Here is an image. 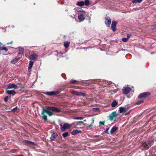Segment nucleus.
<instances>
[{
    "label": "nucleus",
    "instance_id": "obj_17",
    "mask_svg": "<svg viewBox=\"0 0 156 156\" xmlns=\"http://www.w3.org/2000/svg\"><path fill=\"white\" fill-rule=\"evenodd\" d=\"M38 57V55L36 54H32L30 55L29 58L30 59L34 60L37 59Z\"/></svg>",
    "mask_w": 156,
    "mask_h": 156
},
{
    "label": "nucleus",
    "instance_id": "obj_48",
    "mask_svg": "<svg viewBox=\"0 0 156 156\" xmlns=\"http://www.w3.org/2000/svg\"><path fill=\"white\" fill-rule=\"evenodd\" d=\"M135 104H136V103H135Z\"/></svg>",
    "mask_w": 156,
    "mask_h": 156
},
{
    "label": "nucleus",
    "instance_id": "obj_31",
    "mask_svg": "<svg viewBox=\"0 0 156 156\" xmlns=\"http://www.w3.org/2000/svg\"><path fill=\"white\" fill-rule=\"evenodd\" d=\"M128 38H126V37H123L122 38V41L124 42H126L128 41Z\"/></svg>",
    "mask_w": 156,
    "mask_h": 156
},
{
    "label": "nucleus",
    "instance_id": "obj_29",
    "mask_svg": "<svg viewBox=\"0 0 156 156\" xmlns=\"http://www.w3.org/2000/svg\"><path fill=\"white\" fill-rule=\"evenodd\" d=\"M77 82V81L76 80H71L70 81V83L71 84H75Z\"/></svg>",
    "mask_w": 156,
    "mask_h": 156
},
{
    "label": "nucleus",
    "instance_id": "obj_2",
    "mask_svg": "<svg viewBox=\"0 0 156 156\" xmlns=\"http://www.w3.org/2000/svg\"><path fill=\"white\" fill-rule=\"evenodd\" d=\"M153 140H150L147 142L143 141L142 142V147L144 149H147L152 144Z\"/></svg>",
    "mask_w": 156,
    "mask_h": 156
},
{
    "label": "nucleus",
    "instance_id": "obj_4",
    "mask_svg": "<svg viewBox=\"0 0 156 156\" xmlns=\"http://www.w3.org/2000/svg\"><path fill=\"white\" fill-rule=\"evenodd\" d=\"M61 92L60 90L50 92H46L44 94L49 96H55Z\"/></svg>",
    "mask_w": 156,
    "mask_h": 156
},
{
    "label": "nucleus",
    "instance_id": "obj_35",
    "mask_svg": "<svg viewBox=\"0 0 156 156\" xmlns=\"http://www.w3.org/2000/svg\"><path fill=\"white\" fill-rule=\"evenodd\" d=\"M9 98V97L8 96H6V97L4 99V101L5 102H7L8 101V99Z\"/></svg>",
    "mask_w": 156,
    "mask_h": 156
},
{
    "label": "nucleus",
    "instance_id": "obj_3",
    "mask_svg": "<svg viewBox=\"0 0 156 156\" xmlns=\"http://www.w3.org/2000/svg\"><path fill=\"white\" fill-rule=\"evenodd\" d=\"M61 127V130L62 131H64L67 129H69L71 127V126L68 123H65L62 126V124L60 125Z\"/></svg>",
    "mask_w": 156,
    "mask_h": 156
},
{
    "label": "nucleus",
    "instance_id": "obj_16",
    "mask_svg": "<svg viewBox=\"0 0 156 156\" xmlns=\"http://www.w3.org/2000/svg\"><path fill=\"white\" fill-rule=\"evenodd\" d=\"M8 89H6V92L9 95H14L16 94V92L14 90H9Z\"/></svg>",
    "mask_w": 156,
    "mask_h": 156
},
{
    "label": "nucleus",
    "instance_id": "obj_40",
    "mask_svg": "<svg viewBox=\"0 0 156 156\" xmlns=\"http://www.w3.org/2000/svg\"><path fill=\"white\" fill-rule=\"evenodd\" d=\"M93 126V125H92V124H90V125H89L88 126V127H92V126Z\"/></svg>",
    "mask_w": 156,
    "mask_h": 156
},
{
    "label": "nucleus",
    "instance_id": "obj_33",
    "mask_svg": "<svg viewBox=\"0 0 156 156\" xmlns=\"http://www.w3.org/2000/svg\"><path fill=\"white\" fill-rule=\"evenodd\" d=\"M144 101L143 100H140V101H137V105H139L143 103Z\"/></svg>",
    "mask_w": 156,
    "mask_h": 156
},
{
    "label": "nucleus",
    "instance_id": "obj_11",
    "mask_svg": "<svg viewBox=\"0 0 156 156\" xmlns=\"http://www.w3.org/2000/svg\"><path fill=\"white\" fill-rule=\"evenodd\" d=\"M72 93L74 94H75L76 95L79 96H82L84 97L86 95V94L85 93L77 92L74 90H73L72 91Z\"/></svg>",
    "mask_w": 156,
    "mask_h": 156
},
{
    "label": "nucleus",
    "instance_id": "obj_25",
    "mask_svg": "<svg viewBox=\"0 0 156 156\" xmlns=\"http://www.w3.org/2000/svg\"><path fill=\"white\" fill-rule=\"evenodd\" d=\"M118 103L115 100H114L111 104V106L112 107H114L117 105Z\"/></svg>",
    "mask_w": 156,
    "mask_h": 156
},
{
    "label": "nucleus",
    "instance_id": "obj_5",
    "mask_svg": "<svg viewBox=\"0 0 156 156\" xmlns=\"http://www.w3.org/2000/svg\"><path fill=\"white\" fill-rule=\"evenodd\" d=\"M117 115L115 111L113 112L109 115V119L111 121H112L114 119H115L117 117Z\"/></svg>",
    "mask_w": 156,
    "mask_h": 156
},
{
    "label": "nucleus",
    "instance_id": "obj_8",
    "mask_svg": "<svg viewBox=\"0 0 156 156\" xmlns=\"http://www.w3.org/2000/svg\"><path fill=\"white\" fill-rule=\"evenodd\" d=\"M18 86L15 83H10L8 85L7 89H11L13 88L14 89H17Z\"/></svg>",
    "mask_w": 156,
    "mask_h": 156
},
{
    "label": "nucleus",
    "instance_id": "obj_6",
    "mask_svg": "<svg viewBox=\"0 0 156 156\" xmlns=\"http://www.w3.org/2000/svg\"><path fill=\"white\" fill-rule=\"evenodd\" d=\"M129 107L128 105L125 106L124 107H120L119 108V112L120 113H123L126 112L128 110Z\"/></svg>",
    "mask_w": 156,
    "mask_h": 156
},
{
    "label": "nucleus",
    "instance_id": "obj_26",
    "mask_svg": "<svg viewBox=\"0 0 156 156\" xmlns=\"http://www.w3.org/2000/svg\"><path fill=\"white\" fill-rule=\"evenodd\" d=\"M84 5L86 6L90 4V2L89 0H85L84 2Z\"/></svg>",
    "mask_w": 156,
    "mask_h": 156
},
{
    "label": "nucleus",
    "instance_id": "obj_44",
    "mask_svg": "<svg viewBox=\"0 0 156 156\" xmlns=\"http://www.w3.org/2000/svg\"><path fill=\"white\" fill-rule=\"evenodd\" d=\"M98 136V135H95V136H94V137H97Z\"/></svg>",
    "mask_w": 156,
    "mask_h": 156
},
{
    "label": "nucleus",
    "instance_id": "obj_41",
    "mask_svg": "<svg viewBox=\"0 0 156 156\" xmlns=\"http://www.w3.org/2000/svg\"><path fill=\"white\" fill-rule=\"evenodd\" d=\"M133 3H136V0H134L133 1Z\"/></svg>",
    "mask_w": 156,
    "mask_h": 156
},
{
    "label": "nucleus",
    "instance_id": "obj_47",
    "mask_svg": "<svg viewBox=\"0 0 156 156\" xmlns=\"http://www.w3.org/2000/svg\"><path fill=\"white\" fill-rule=\"evenodd\" d=\"M34 5H35V3H34Z\"/></svg>",
    "mask_w": 156,
    "mask_h": 156
},
{
    "label": "nucleus",
    "instance_id": "obj_32",
    "mask_svg": "<svg viewBox=\"0 0 156 156\" xmlns=\"http://www.w3.org/2000/svg\"><path fill=\"white\" fill-rule=\"evenodd\" d=\"M83 117H76L73 118L75 120H82L83 119Z\"/></svg>",
    "mask_w": 156,
    "mask_h": 156
},
{
    "label": "nucleus",
    "instance_id": "obj_27",
    "mask_svg": "<svg viewBox=\"0 0 156 156\" xmlns=\"http://www.w3.org/2000/svg\"><path fill=\"white\" fill-rule=\"evenodd\" d=\"M69 133L68 132H66L65 133H63L62 134V136H63V137L64 138H66L67 136H68Z\"/></svg>",
    "mask_w": 156,
    "mask_h": 156
},
{
    "label": "nucleus",
    "instance_id": "obj_12",
    "mask_svg": "<svg viewBox=\"0 0 156 156\" xmlns=\"http://www.w3.org/2000/svg\"><path fill=\"white\" fill-rule=\"evenodd\" d=\"M131 90V88L129 87H125L122 90V92L124 94H126L129 93Z\"/></svg>",
    "mask_w": 156,
    "mask_h": 156
},
{
    "label": "nucleus",
    "instance_id": "obj_20",
    "mask_svg": "<svg viewBox=\"0 0 156 156\" xmlns=\"http://www.w3.org/2000/svg\"><path fill=\"white\" fill-rule=\"evenodd\" d=\"M81 133V131L80 130H73L71 133L73 135H75L79 133Z\"/></svg>",
    "mask_w": 156,
    "mask_h": 156
},
{
    "label": "nucleus",
    "instance_id": "obj_13",
    "mask_svg": "<svg viewBox=\"0 0 156 156\" xmlns=\"http://www.w3.org/2000/svg\"><path fill=\"white\" fill-rule=\"evenodd\" d=\"M58 136V134L57 133H54L51 136L50 139L51 141H52L55 139Z\"/></svg>",
    "mask_w": 156,
    "mask_h": 156
},
{
    "label": "nucleus",
    "instance_id": "obj_30",
    "mask_svg": "<svg viewBox=\"0 0 156 156\" xmlns=\"http://www.w3.org/2000/svg\"><path fill=\"white\" fill-rule=\"evenodd\" d=\"M18 109V107L17 106L16 107L12 109L11 110V111L12 112H16Z\"/></svg>",
    "mask_w": 156,
    "mask_h": 156
},
{
    "label": "nucleus",
    "instance_id": "obj_7",
    "mask_svg": "<svg viewBox=\"0 0 156 156\" xmlns=\"http://www.w3.org/2000/svg\"><path fill=\"white\" fill-rule=\"evenodd\" d=\"M150 94L149 92H146L140 94L138 96V98L141 99L143 98H145L147 97Z\"/></svg>",
    "mask_w": 156,
    "mask_h": 156
},
{
    "label": "nucleus",
    "instance_id": "obj_39",
    "mask_svg": "<svg viewBox=\"0 0 156 156\" xmlns=\"http://www.w3.org/2000/svg\"><path fill=\"white\" fill-rule=\"evenodd\" d=\"M143 1V0H137V3H140Z\"/></svg>",
    "mask_w": 156,
    "mask_h": 156
},
{
    "label": "nucleus",
    "instance_id": "obj_37",
    "mask_svg": "<svg viewBox=\"0 0 156 156\" xmlns=\"http://www.w3.org/2000/svg\"><path fill=\"white\" fill-rule=\"evenodd\" d=\"M13 43V41H11V42H8L7 43V45H9L10 44H12Z\"/></svg>",
    "mask_w": 156,
    "mask_h": 156
},
{
    "label": "nucleus",
    "instance_id": "obj_15",
    "mask_svg": "<svg viewBox=\"0 0 156 156\" xmlns=\"http://www.w3.org/2000/svg\"><path fill=\"white\" fill-rule=\"evenodd\" d=\"M78 18L80 21H83L85 19V17L83 13H81L78 15Z\"/></svg>",
    "mask_w": 156,
    "mask_h": 156
},
{
    "label": "nucleus",
    "instance_id": "obj_23",
    "mask_svg": "<svg viewBox=\"0 0 156 156\" xmlns=\"http://www.w3.org/2000/svg\"><path fill=\"white\" fill-rule=\"evenodd\" d=\"M34 62L32 61H30L29 62V66L28 67V69L29 70L31 69L34 64Z\"/></svg>",
    "mask_w": 156,
    "mask_h": 156
},
{
    "label": "nucleus",
    "instance_id": "obj_43",
    "mask_svg": "<svg viewBox=\"0 0 156 156\" xmlns=\"http://www.w3.org/2000/svg\"><path fill=\"white\" fill-rule=\"evenodd\" d=\"M20 88H21V89H24V87H20Z\"/></svg>",
    "mask_w": 156,
    "mask_h": 156
},
{
    "label": "nucleus",
    "instance_id": "obj_14",
    "mask_svg": "<svg viewBox=\"0 0 156 156\" xmlns=\"http://www.w3.org/2000/svg\"><path fill=\"white\" fill-rule=\"evenodd\" d=\"M23 142L25 144H28L31 145H37V144L35 143L26 140H24Z\"/></svg>",
    "mask_w": 156,
    "mask_h": 156
},
{
    "label": "nucleus",
    "instance_id": "obj_24",
    "mask_svg": "<svg viewBox=\"0 0 156 156\" xmlns=\"http://www.w3.org/2000/svg\"><path fill=\"white\" fill-rule=\"evenodd\" d=\"M76 5L79 6H83L84 5V1H83L77 2Z\"/></svg>",
    "mask_w": 156,
    "mask_h": 156
},
{
    "label": "nucleus",
    "instance_id": "obj_22",
    "mask_svg": "<svg viewBox=\"0 0 156 156\" xmlns=\"http://www.w3.org/2000/svg\"><path fill=\"white\" fill-rule=\"evenodd\" d=\"M118 127L116 126H113L111 129L110 131V133L111 134H112L114 133L115 131L118 129Z\"/></svg>",
    "mask_w": 156,
    "mask_h": 156
},
{
    "label": "nucleus",
    "instance_id": "obj_18",
    "mask_svg": "<svg viewBox=\"0 0 156 156\" xmlns=\"http://www.w3.org/2000/svg\"><path fill=\"white\" fill-rule=\"evenodd\" d=\"M0 50H4L7 52L8 49L6 47H4L2 43H0Z\"/></svg>",
    "mask_w": 156,
    "mask_h": 156
},
{
    "label": "nucleus",
    "instance_id": "obj_28",
    "mask_svg": "<svg viewBox=\"0 0 156 156\" xmlns=\"http://www.w3.org/2000/svg\"><path fill=\"white\" fill-rule=\"evenodd\" d=\"M23 52H24L23 49L21 48L20 49L18 54H22L23 53Z\"/></svg>",
    "mask_w": 156,
    "mask_h": 156
},
{
    "label": "nucleus",
    "instance_id": "obj_10",
    "mask_svg": "<svg viewBox=\"0 0 156 156\" xmlns=\"http://www.w3.org/2000/svg\"><path fill=\"white\" fill-rule=\"evenodd\" d=\"M105 23L107 27H109L110 25L111 19L109 17H106L105 18Z\"/></svg>",
    "mask_w": 156,
    "mask_h": 156
},
{
    "label": "nucleus",
    "instance_id": "obj_36",
    "mask_svg": "<svg viewBox=\"0 0 156 156\" xmlns=\"http://www.w3.org/2000/svg\"><path fill=\"white\" fill-rule=\"evenodd\" d=\"M131 35L130 34H127L126 35V36H127V38H128V39L129 38V37L131 36Z\"/></svg>",
    "mask_w": 156,
    "mask_h": 156
},
{
    "label": "nucleus",
    "instance_id": "obj_45",
    "mask_svg": "<svg viewBox=\"0 0 156 156\" xmlns=\"http://www.w3.org/2000/svg\"><path fill=\"white\" fill-rule=\"evenodd\" d=\"M79 122L81 123H83V121H80V122Z\"/></svg>",
    "mask_w": 156,
    "mask_h": 156
},
{
    "label": "nucleus",
    "instance_id": "obj_42",
    "mask_svg": "<svg viewBox=\"0 0 156 156\" xmlns=\"http://www.w3.org/2000/svg\"><path fill=\"white\" fill-rule=\"evenodd\" d=\"M16 156H24L23 155H16Z\"/></svg>",
    "mask_w": 156,
    "mask_h": 156
},
{
    "label": "nucleus",
    "instance_id": "obj_21",
    "mask_svg": "<svg viewBox=\"0 0 156 156\" xmlns=\"http://www.w3.org/2000/svg\"><path fill=\"white\" fill-rule=\"evenodd\" d=\"M70 42L66 41L64 42V46L66 48H68L70 44Z\"/></svg>",
    "mask_w": 156,
    "mask_h": 156
},
{
    "label": "nucleus",
    "instance_id": "obj_9",
    "mask_svg": "<svg viewBox=\"0 0 156 156\" xmlns=\"http://www.w3.org/2000/svg\"><path fill=\"white\" fill-rule=\"evenodd\" d=\"M117 22L116 21L113 20L111 24V29L113 32H115L116 30V26Z\"/></svg>",
    "mask_w": 156,
    "mask_h": 156
},
{
    "label": "nucleus",
    "instance_id": "obj_46",
    "mask_svg": "<svg viewBox=\"0 0 156 156\" xmlns=\"http://www.w3.org/2000/svg\"><path fill=\"white\" fill-rule=\"evenodd\" d=\"M84 122H86V120L85 119L84 120V121H83Z\"/></svg>",
    "mask_w": 156,
    "mask_h": 156
},
{
    "label": "nucleus",
    "instance_id": "obj_1",
    "mask_svg": "<svg viewBox=\"0 0 156 156\" xmlns=\"http://www.w3.org/2000/svg\"><path fill=\"white\" fill-rule=\"evenodd\" d=\"M50 111H52L56 112H61L60 109L56 107L48 106L46 108H43L41 114L43 119L46 121L48 120V119L47 115H45V113H47L49 116H51L53 115V113Z\"/></svg>",
    "mask_w": 156,
    "mask_h": 156
},
{
    "label": "nucleus",
    "instance_id": "obj_38",
    "mask_svg": "<svg viewBox=\"0 0 156 156\" xmlns=\"http://www.w3.org/2000/svg\"><path fill=\"white\" fill-rule=\"evenodd\" d=\"M109 128H108L107 129H106L105 130V132L106 133H108V129H109Z\"/></svg>",
    "mask_w": 156,
    "mask_h": 156
},
{
    "label": "nucleus",
    "instance_id": "obj_34",
    "mask_svg": "<svg viewBox=\"0 0 156 156\" xmlns=\"http://www.w3.org/2000/svg\"><path fill=\"white\" fill-rule=\"evenodd\" d=\"M105 122V121H100L99 122V124L100 125H102L103 126L105 125L104 123Z\"/></svg>",
    "mask_w": 156,
    "mask_h": 156
},
{
    "label": "nucleus",
    "instance_id": "obj_19",
    "mask_svg": "<svg viewBox=\"0 0 156 156\" xmlns=\"http://www.w3.org/2000/svg\"><path fill=\"white\" fill-rule=\"evenodd\" d=\"M20 59V57H16L15 58V59L12 60L11 61V63L12 64H15L16 62H17Z\"/></svg>",
    "mask_w": 156,
    "mask_h": 156
}]
</instances>
